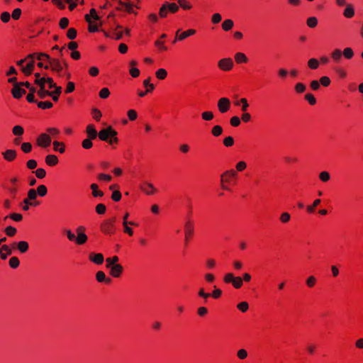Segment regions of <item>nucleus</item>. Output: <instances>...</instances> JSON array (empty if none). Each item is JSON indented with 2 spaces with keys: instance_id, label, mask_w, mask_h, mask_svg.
<instances>
[{
  "instance_id": "nucleus-63",
  "label": "nucleus",
  "mask_w": 363,
  "mask_h": 363,
  "mask_svg": "<svg viewBox=\"0 0 363 363\" xmlns=\"http://www.w3.org/2000/svg\"><path fill=\"white\" fill-rule=\"evenodd\" d=\"M305 99L311 105H314L316 103V99L312 94H307L305 95Z\"/></svg>"
},
{
  "instance_id": "nucleus-26",
  "label": "nucleus",
  "mask_w": 363,
  "mask_h": 363,
  "mask_svg": "<svg viewBox=\"0 0 363 363\" xmlns=\"http://www.w3.org/2000/svg\"><path fill=\"white\" fill-rule=\"evenodd\" d=\"M164 4L167 6L168 11H169L170 13H174L177 12L179 10V6L177 5L175 3H169L166 1Z\"/></svg>"
},
{
  "instance_id": "nucleus-30",
  "label": "nucleus",
  "mask_w": 363,
  "mask_h": 363,
  "mask_svg": "<svg viewBox=\"0 0 363 363\" xmlns=\"http://www.w3.org/2000/svg\"><path fill=\"white\" fill-rule=\"evenodd\" d=\"M85 20L89 24V32H96L98 30L97 26L92 25V22L91 18L89 14L85 15Z\"/></svg>"
},
{
  "instance_id": "nucleus-57",
  "label": "nucleus",
  "mask_w": 363,
  "mask_h": 363,
  "mask_svg": "<svg viewBox=\"0 0 363 363\" xmlns=\"http://www.w3.org/2000/svg\"><path fill=\"white\" fill-rule=\"evenodd\" d=\"M237 307L242 312H246L248 310L249 305L247 302L243 301L238 304Z\"/></svg>"
},
{
  "instance_id": "nucleus-56",
  "label": "nucleus",
  "mask_w": 363,
  "mask_h": 363,
  "mask_svg": "<svg viewBox=\"0 0 363 363\" xmlns=\"http://www.w3.org/2000/svg\"><path fill=\"white\" fill-rule=\"evenodd\" d=\"M38 94L41 98H45L46 96L52 95V92L45 90V87L40 88Z\"/></svg>"
},
{
  "instance_id": "nucleus-25",
  "label": "nucleus",
  "mask_w": 363,
  "mask_h": 363,
  "mask_svg": "<svg viewBox=\"0 0 363 363\" xmlns=\"http://www.w3.org/2000/svg\"><path fill=\"white\" fill-rule=\"evenodd\" d=\"M87 239L88 238L84 233H80V234H77L75 241L78 245H83L87 241Z\"/></svg>"
},
{
  "instance_id": "nucleus-18",
  "label": "nucleus",
  "mask_w": 363,
  "mask_h": 363,
  "mask_svg": "<svg viewBox=\"0 0 363 363\" xmlns=\"http://www.w3.org/2000/svg\"><path fill=\"white\" fill-rule=\"evenodd\" d=\"M234 104L238 106H241V110L244 112L247 111L249 106L248 102L246 99L242 98L234 101Z\"/></svg>"
},
{
  "instance_id": "nucleus-8",
  "label": "nucleus",
  "mask_w": 363,
  "mask_h": 363,
  "mask_svg": "<svg viewBox=\"0 0 363 363\" xmlns=\"http://www.w3.org/2000/svg\"><path fill=\"white\" fill-rule=\"evenodd\" d=\"M114 225L106 220L101 224V230L106 234L114 233Z\"/></svg>"
},
{
  "instance_id": "nucleus-42",
  "label": "nucleus",
  "mask_w": 363,
  "mask_h": 363,
  "mask_svg": "<svg viewBox=\"0 0 363 363\" xmlns=\"http://www.w3.org/2000/svg\"><path fill=\"white\" fill-rule=\"evenodd\" d=\"M320 202H321L320 199H315V200L313 201V205H311V206H307V208H307L308 212V213H313V212L314 211V210H315V208L316 206H318L320 203Z\"/></svg>"
},
{
  "instance_id": "nucleus-33",
  "label": "nucleus",
  "mask_w": 363,
  "mask_h": 363,
  "mask_svg": "<svg viewBox=\"0 0 363 363\" xmlns=\"http://www.w3.org/2000/svg\"><path fill=\"white\" fill-rule=\"evenodd\" d=\"M38 195L37 191L34 189H30L28 191V196L27 198L30 199L33 202H35V200L36 199Z\"/></svg>"
},
{
  "instance_id": "nucleus-27",
  "label": "nucleus",
  "mask_w": 363,
  "mask_h": 363,
  "mask_svg": "<svg viewBox=\"0 0 363 363\" xmlns=\"http://www.w3.org/2000/svg\"><path fill=\"white\" fill-rule=\"evenodd\" d=\"M8 218H11V220L16 222H19L22 220L23 216L21 213H12L9 216H5L4 219L6 220Z\"/></svg>"
},
{
  "instance_id": "nucleus-6",
  "label": "nucleus",
  "mask_w": 363,
  "mask_h": 363,
  "mask_svg": "<svg viewBox=\"0 0 363 363\" xmlns=\"http://www.w3.org/2000/svg\"><path fill=\"white\" fill-rule=\"evenodd\" d=\"M236 176V172L231 169V170H228V171H226L225 172H224L221 176V186L223 189H225V190H228V188L225 186L223 184V182H228L229 181V179L230 177H234Z\"/></svg>"
},
{
  "instance_id": "nucleus-10",
  "label": "nucleus",
  "mask_w": 363,
  "mask_h": 363,
  "mask_svg": "<svg viewBox=\"0 0 363 363\" xmlns=\"http://www.w3.org/2000/svg\"><path fill=\"white\" fill-rule=\"evenodd\" d=\"M86 133L89 138L93 140L96 139L97 136H99V132H97L94 125L93 124H89L87 125L86 129Z\"/></svg>"
},
{
  "instance_id": "nucleus-5",
  "label": "nucleus",
  "mask_w": 363,
  "mask_h": 363,
  "mask_svg": "<svg viewBox=\"0 0 363 363\" xmlns=\"http://www.w3.org/2000/svg\"><path fill=\"white\" fill-rule=\"evenodd\" d=\"M180 32V29H179L177 33H176V37H175V39L173 41V43H176L177 40H184L185 38H186L187 37L189 36H191L194 34L196 33V30H194V29H189V30H187L183 33H182L179 35V33Z\"/></svg>"
},
{
  "instance_id": "nucleus-19",
  "label": "nucleus",
  "mask_w": 363,
  "mask_h": 363,
  "mask_svg": "<svg viewBox=\"0 0 363 363\" xmlns=\"http://www.w3.org/2000/svg\"><path fill=\"white\" fill-rule=\"evenodd\" d=\"M45 162L49 166H55L58 162V158L55 155H48L45 157Z\"/></svg>"
},
{
  "instance_id": "nucleus-11",
  "label": "nucleus",
  "mask_w": 363,
  "mask_h": 363,
  "mask_svg": "<svg viewBox=\"0 0 363 363\" xmlns=\"http://www.w3.org/2000/svg\"><path fill=\"white\" fill-rule=\"evenodd\" d=\"M12 247H16L21 253H26L29 248V245L26 241H20L18 242H13Z\"/></svg>"
},
{
  "instance_id": "nucleus-9",
  "label": "nucleus",
  "mask_w": 363,
  "mask_h": 363,
  "mask_svg": "<svg viewBox=\"0 0 363 363\" xmlns=\"http://www.w3.org/2000/svg\"><path fill=\"white\" fill-rule=\"evenodd\" d=\"M89 259L96 264H101L104 262V255L101 253L91 252L89 255Z\"/></svg>"
},
{
  "instance_id": "nucleus-50",
  "label": "nucleus",
  "mask_w": 363,
  "mask_h": 363,
  "mask_svg": "<svg viewBox=\"0 0 363 363\" xmlns=\"http://www.w3.org/2000/svg\"><path fill=\"white\" fill-rule=\"evenodd\" d=\"M35 176L38 178V179H43L45 177L46 175V172L44 169L43 168H39V169H37L35 171Z\"/></svg>"
},
{
  "instance_id": "nucleus-62",
  "label": "nucleus",
  "mask_w": 363,
  "mask_h": 363,
  "mask_svg": "<svg viewBox=\"0 0 363 363\" xmlns=\"http://www.w3.org/2000/svg\"><path fill=\"white\" fill-rule=\"evenodd\" d=\"M223 144L226 147H231L234 144V139L231 136H228L223 140Z\"/></svg>"
},
{
  "instance_id": "nucleus-16",
  "label": "nucleus",
  "mask_w": 363,
  "mask_h": 363,
  "mask_svg": "<svg viewBox=\"0 0 363 363\" xmlns=\"http://www.w3.org/2000/svg\"><path fill=\"white\" fill-rule=\"evenodd\" d=\"M34 64L35 61L30 60L25 67H22V72L27 76L31 74L34 69Z\"/></svg>"
},
{
  "instance_id": "nucleus-44",
  "label": "nucleus",
  "mask_w": 363,
  "mask_h": 363,
  "mask_svg": "<svg viewBox=\"0 0 363 363\" xmlns=\"http://www.w3.org/2000/svg\"><path fill=\"white\" fill-rule=\"evenodd\" d=\"M318 24V20L315 17H310L307 19V25L310 28H315Z\"/></svg>"
},
{
  "instance_id": "nucleus-46",
  "label": "nucleus",
  "mask_w": 363,
  "mask_h": 363,
  "mask_svg": "<svg viewBox=\"0 0 363 363\" xmlns=\"http://www.w3.org/2000/svg\"><path fill=\"white\" fill-rule=\"evenodd\" d=\"M222 133H223V128L220 125H216L212 129V134L216 137L222 134Z\"/></svg>"
},
{
  "instance_id": "nucleus-59",
  "label": "nucleus",
  "mask_w": 363,
  "mask_h": 363,
  "mask_svg": "<svg viewBox=\"0 0 363 363\" xmlns=\"http://www.w3.org/2000/svg\"><path fill=\"white\" fill-rule=\"evenodd\" d=\"M290 218L291 216L289 213L284 212L281 214L280 220L284 223L289 222Z\"/></svg>"
},
{
  "instance_id": "nucleus-43",
  "label": "nucleus",
  "mask_w": 363,
  "mask_h": 363,
  "mask_svg": "<svg viewBox=\"0 0 363 363\" xmlns=\"http://www.w3.org/2000/svg\"><path fill=\"white\" fill-rule=\"evenodd\" d=\"M16 229L12 226H8L5 228V233L9 237H13L16 233Z\"/></svg>"
},
{
  "instance_id": "nucleus-34",
  "label": "nucleus",
  "mask_w": 363,
  "mask_h": 363,
  "mask_svg": "<svg viewBox=\"0 0 363 363\" xmlns=\"http://www.w3.org/2000/svg\"><path fill=\"white\" fill-rule=\"evenodd\" d=\"M20 264V261L17 257H12L9 259V265L11 268L16 269L17 268Z\"/></svg>"
},
{
  "instance_id": "nucleus-3",
  "label": "nucleus",
  "mask_w": 363,
  "mask_h": 363,
  "mask_svg": "<svg viewBox=\"0 0 363 363\" xmlns=\"http://www.w3.org/2000/svg\"><path fill=\"white\" fill-rule=\"evenodd\" d=\"M49 67L52 71L57 72L60 77L62 76L63 66L59 59L52 58Z\"/></svg>"
},
{
  "instance_id": "nucleus-61",
  "label": "nucleus",
  "mask_w": 363,
  "mask_h": 363,
  "mask_svg": "<svg viewBox=\"0 0 363 363\" xmlns=\"http://www.w3.org/2000/svg\"><path fill=\"white\" fill-rule=\"evenodd\" d=\"M110 94V91L108 88H103L99 92V96L101 99H106Z\"/></svg>"
},
{
  "instance_id": "nucleus-2",
  "label": "nucleus",
  "mask_w": 363,
  "mask_h": 363,
  "mask_svg": "<svg viewBox=\"0 0 363 363\" xmlns=\"http://www.w3.org/2000/svg\"><path fill=\"white\" fill-rule=\"evenodd\" d=\"M233 66V61L230 57L223 58L218 62V67L219 69L224 72H228L231 70Z\"/></svg>"
},
{
  "instance_id": "nucleus-35",
  "label": "nucleus",
  "mask_w": 363,
  "mask_h": 363,
  "mask_svg": "<svg viewBox=\"0 0 363 363\" xmlns=\"http://www.w3.org/2000/svg\"><path fill=\"white\" fill-rule=\"evenodd\" d=\"M308 67L312 69H315L319 66V62L317 59L311 58L308 62Z\"/></svg>"
},
{
  "instance_id": "nucleus-20",
  "label": "nucleus",
  "mask_w": 363,
  "mask_h": 363,
  "mask_svg": "<svg viewBox=\"0 0 363 363\" xmlns=\"http://www.w3.org/2000/svg\"><path fill=\"white\" fill-rule=\"evenodd\" d=\"M343 15L345 18H350L354 15V9L352 4H347Z\"/></svg>"
},
{
  "instance_id": "nucleus-47",
  "label": "nucleus",
  "mask_w": 363,
  "mask_h": 363,
  "mask_svg": "<svg viewBox=\"0 0 363 363\" xmlns=\"http://www.w3.org/2000/svg\"><path fill=\"white\" fill-rule=\"evenodd\" d=\"M38 106L42 109H47L51 108L52 106V104L50 101H40L38 103Z\"/></svg>"
},
{
  "instance_id": "nucleus-39",
  "label": "nucleus",
  "mask_w": 363,
  "mask_h": 363,
  "mask_svg": "<svg viewBox=\"0 0 363 363\" xmlns=\"http://www.w3.org/2000/svg\"><path fill=\"white\" fill-rule=\"evenodd\" d=\"M319 178L323 182H326L330 180V175L329 174V172H326V171H324V172H321L320 174H319Z\"/></svg>"
},
{
  "instance_id": "nucleus-48",
  "label": "nucleus",
  "mask_w": 363,
  "mask_h": 363,
  "mask_svg": "<svg viewBox=\"0 0 363 363\" xmlns=\"http://www.w3.org/2000/svg\"><path fill=\"white\" fill-rule=\"evenodd\" d=\"M93 140V139H90V138H86V139H85V140H84L82 141V147H83L84 149H86V150H87V149H90V148L92 147V145H93V143H92V142H91V140Z\"/></svg>"
},
{
  "instance_id": "nucleus-60",
  "label": "nucleus",
  "mask_w": 363,
  "mask_h": 363,
  "mask_svg": "<svg viewBox=\"0 0 363 363\" xmlns=\"http://www.w3.org/2000/svg\"><path fill=\"white\" fill-rule=\"evenodd\" d=\"M237 355L240 359H245L247 357V352L245 349H240L238 351Z\"/></svg>"
},
{
  "instance_id": "nucleus-29",
  "label": "nucleus",
  "mask_w": 363,
  "mask_h": 363,
  "mask_svg": "<svg viewBox=\"0 0 363 363\" xmlns=\"http://www.w3.org/2000/svg\"><path fill=\"white\" fill-rule=\"evenodd\" d=\"M118 257L117 256H113L111 257H108L106 259V267L109 268L113 265L118 264L117 262L118 261Z\"/></svg>"
},
{
  "instance_id": "nucleus-12",
  "label": "nucleus",
  "mask_w": 363,
  "mask_h": 363,
  "mask_svg": "<svg viewBox=\"0 0 363 363\" xmlns=\"http://www.w3.org/2000/svg\"><path fill=\"white\" fill-rule=\"evenodd\" d=\"M108 269H110V274L113 277H119L123 271V267L119 264L113 265Z\"/></svg>"
},
{
  "instance_id": "nucleus-21",
  "label": "nucleus",
  "mask_w": 363,
  "mask_h": 363,
  "mask_svg": "<svg viewBox=\"0 0 363 363\" xmlns=\"http://www.w3.org/2000/svg\"><path fill=\"white\" fill-rule=\"evenodd\" d=\"M122 27L119 25L116 26V28L112 32L111 35H107L106 36L111 37L116 40H121L123 38V32L117 31V29H121Z\"/></svg>"
},
{
  "instance_id": "nucleus-15",
  "label": "nucleus",
  "mask_w": 363,
  "mask_h": 363,
  "mask_svg": "<svg viewBox=\"0 0 363 363\" xmlns=\"http://www.w3.org/2000/svg\"><path fill=\"white\" fill-rule=\"evenodd\" d=\"M2 155L6 161L11 162L15 160L16 152L14 150H7L2 152Z\"/></svg>"
},
{
  "instance_id": "nucleus-55",
  "label": "nucleus",
  "mask_w": 363,
  "mask_h": 363,
  "mask_svg": "<svg viewBox=\"0 0 363 363\" xmlns=\"http://www.w3.org/2000/svg\"><path fill=\"white\" fill-rule=\"evenodd\" d=\"M67 36L69 39L73 40L77 37V30L71 28L67 30Z\"/></svg>"
},
{
  "instance_id": "nucleus-41",
  "label": "nucleus",
  "mask_w": 363,
  "mask_h": 363,
  "mask_svg": "<svg viewBox=\"0 0 363 363\" xmlns=\"http://www.w3.org/2000/svg\"><path fill=\"white\" fill-rule=\"evenodd\" d=\"M147 187L150 189V191H147L145 188L141 187V189L147 195H152L156 191L154 186L151 183H146Z\"/></svg>"
},
{
  "instance_id": "nucleus-36",
  "label": "nucleus",
  "mask_w": 363,
  "mask_h": 363,
  "mask_svg": "<svg viewBox=\"0 0 363 363\" xmlns=\"http://www.w3.org/2000/svg\"><path fill=\"white\" fill-rule=\"evenodd\" d=\"M155 74L159 79H164L167 77V72L164 69L160 68L156 72Z\"/></svg>"
},
{
  "instance_id": "nucleus-52",
  "label": "nucleus",
  "mask_w": 363,
  "mask_h": 363,
  "mask_svg": "<svg viewBox=\"0 0 363 363\" xmlns=\"http://www.w3.org/2000/svg\"><path fill=\"white\" fill-rule=\"evenodd\" d=\"M106 210V207L103 203H99V204L96 205V211L97 213H99L100 215L105 213Z\"/></svg>"
},
{
  "instance_id": "nucleus-17",
  "label": "nucleus",
  "mask_w": 363,
  "mask_h": 363,
  "mask_svg": "<svg viewBox=\"0 0 363 363\" xmlns=\"http://www.w3.org/2000/svg\"><path fill=\"white\" fill-rule=\"evenodd\" d=\"M96 279L99 282H105L106 284H109L111 281L110 278H107L106 274L102 271H99L96 274Z\"/></svg>"
},
{
  "instance_id": "nucleus-23",
  "label": "nucleus",
  "mask_w": 363,
  "mask_h": 363,
  "mask_svg": "<svg viewBox=\"0 0 363 363\" xmlns=\"http://www.w3.org/2000/svg\"><path fill=\"white\" fill-rule=\"evenodd\" d=\"M36 59L40 62H47L50 64L51 57L46 53L39 52L36 54Z\"/></svg>"
},
{
  "instance_id": "nucleus-22",
  "label": "nucleus",
  "mask_w": 363,
  "mask_h": 363,
  "mask_svg": "<svg viewBox=\"0 0 363 363\" xmlns=\"http://www.w3.org/2000/svg\"><path fill=\"white\" fill-rule=\"evenodd\" d=\"M235 60L237 63H246L248 61L247 57L242 52H237L235 55Z\"/></svg>"
},
{
  "instance_id": "nucleus-51",
  "label": "nucleus",
  "mask_w": 363,
  "mask_h": 363,
  "mask_svg": "<svg viewBox=\"0 0 363 363\" xmlns=\"http://www.w3.org/2000/svg\"><path fill=\"white\" fill-rule=\"evenodd\" d=\"M306 86L303 83H297L295 86V90L297 93H303L306 91Z\"/></svg>"
},
{
  "instance_id": "nucleus-54",
  "label": "nucleus",
  "mask_w": 363,
  "mask_h": 363,
  "mask_svg": "<svg viewBox=\"0 0 363 363\" xmlns=\"http://www.w3.org/2000/svg\"><path fill=\"white\" fill-rule=\"evenodd\" d=\"M168 10L165 4H162L159 11V15L161 18H165L167 16Z\"/></svg>"
},
{
  "instance_id": "nucleus-7",
  "label": "nucleus",
  "mask_w": 363,
  "mask_h": 363,
  "mask_svg": "<svg viewBox=\"0 0 363 363\" xmlns=\"http://www.w3.org/2000/svg\"><path fill=\"white\" fill-rule=\"evenodd\" d=\"M51 143V138L50 137L45 134L42 133L40 135V136L38 138V145L43 147H48Z\"/></svg>"
},
{
  "instance_id": "nucleus-13",
  "label": "nucleus",
  "mask_w": 363,
  "mask_h": 363,
  "mask_svg": "<svg viewBox=\"0 0 363 363\" xmlns=\"http://www.w3.org/2000/svg\"><path fill=\"white\" fill-rule=\"evenodd\" d=\"M11 93L14 98L19 99L26 93V91L20 84H15L11 90Z\"/></svg>"
},
{
  "instance_id": "nucleus-24",
  "label": "nucleus",
  "mask_w": 363,
  "mask_h": 363,
  "mask_svg": "<svg viewBox=\"0 0 363 363\" xmlns=\"http://www.w3.org/2000/svg\"><path fill=\"white\" fill-rule=\"evenodd\" d=\"M90 188L92 190V195L94 197H101L104 196L103 191L98 189L99 186L96 184H92Z\"/></svg>"
},
{
  "instance_id": "nucleus-38",
  "label": "nucleus",
  "mask_w": 363,
  "mask_h": 363,
  "mask_svg": "<svg viewBox=\"0 0 363 363\" xmlns=\"http://www.w3.org/2000/svg\"><path fill=\"white\" fill-rule=\"evenodd\" d=\"M242 279L240 277H235V281H233V286L235 288V289H240L242 287Z\"/></svg>"
},
{
  "instance_id": "nucleus-32",
  "label": "nucleus",
  "mask_w": 363,
  "mask_h": 363,
  "mask_svg": "<svg viewBox=\"0 0 363 363\" xmlns=\"http://www.w3.org/2000/svg\"><path fill=\"white\" fill-rule=\"evenodd\" d=\"M36 191L37 195H39L40 196H44L46 195L48 189L45 185L42 184L38 186Z\"/></svg>"
},
{
  "instance_id": "nucleus-14",
  "label": "nucleus",
  "mask_w": 363,
  "mask_h": 363,
  "mask_svg": "<svg viewBox=\"0 0 363 363\" xmlns=\"http://www.w3.org/2000/svg\"><path fill=\"white\" fill-rule=\"evenodd\" d=\"M184 232L186 240L193 234L194 233V225L191 221L187 220L184 225Z\"/></svg>"
},
{
  "instance_id": "nucleus-4",
  "label": "nucleus",
  "mask_w": 363,
  "mask_h": 363,
  "mask_svg": "<svg viewBox=\"0 0 363 363\" xmlns=\"http://www.w3.org/2000/svg\"><path fill=\"white\" fill-rule=\"evenodd\" d=\"M230 107V101L228 98L223 97L218 100V108L221 113H225L228 111H229Z\"/></svg>"
},
{
  "instance_id": "nucleus-40",
  "label": "nucleus",
  "mask_w": 363,
  "mask_h": 363,
  "mask_svg": "<svg viewBox=\"0 0 363 363\" xmlns=\"http://www.w3.org/2000/svg\"><path fill=\"white\" fill-rule=\"evenodd\" d=\"M119 5L124 8L128 13H133V6L130 4H125L121 1H118Z\"/></svg>"
},
{
  "instance_id": "nucleus-58",
  "label": "nucleus",
  "mask_w": 363,
  "mask_h": 363,
  "mask_svg": "<svg viewBox=\"0 0 363 363\" xmlns=\"http://www.w3.org/2000/svg\"><path fill=\"white\" fill-rule=\"evenodd\" d=\"M23 128L20 125H16L13 128V133L15 135H21L23 133Z\"/></svg>"
},
{
  "instance_id": "nucleus-1",
  "label": "nucleus",
  "mask_w": 363,
  "mask_h": 363,
  "mask_svg": "<svg viewBox=\"0 0 363 363\" xmlns=\"http://www.w3.org/2000/svg\"><path fill=\"white\" fill-rule=\"evenodd\" d=\"M117 132L108 125L99 132V138L101 140L108 143L110 145L118 143Z\"/></svg>"
},
{
  "instance_id": "nucleus-31",
  "label": "nucleus",
  "mask_w": 363,
  "mask_h": 363,
  "mask_svg": "<svg viewBox=\"0 0 363 363\" xmlns=\"http://www.w3.org/2000/svg\"><path fill=\"white\" fill-rule=\"evenodd\" d=\"M179 6H181L183 9H190L192 6L191 3L186 0H177Z\"/></svg>"
},
{
  "instance_id": "nucleus-49",
  "label": "nucleus",
  "mask_w": 363,
  "mask_h": 363,
  "mask_svg": "<svg viewBox=\"0 0 363 363\" xmlns=\"http://www.w3.org/2000/svg\"><path fill=\"white\" fill-rule=\"evenodd\" d=\"M235 276L232 273L226 274L223 277V281L225 283L229 284L233 283V281H235Z\"/></svg>"
},
{
  "instance_id": "nucleus-37",
  "label": "nucleus",
  "mask_w": 363,
  "mask_h": 363,
  "mask_svg": "<svg viewBox=\"0 0 363 363\" xmlns=\"http://www.w3.org/2000/svg\"><path fill=\"white\" fill-rule=\"evenodd\" d=\"M333 59L338 62L342 57V52L339 49H335L331 54Z\"/></svg>"
},
{
  "instance_id": "nucleus-28",
  "label": "nucleus",
  "mask_w": 363,
  "mask_h": 363,
  "mask_svg": "<svg viewBox=\"0 0 363 363\" xmlns=\"http://www.w3.org/2000/svg\"><path fill=\"white\" fill-rule=\"evenodd\" d=\"M234 26V23L231 19L225 20L222 23V28L225 31L230 30Z\"/></svg>"
},
{
  "instance_id": "nucleus-64",
  "label": "nucleus",
  "mask_w": 363,
  "mask_h": 363,
  "mask_svg": "<svg viewBox=\"0 0 363 363\" xmlns=\"http://www.w3.org/2000/svg\"><path fill=\"white\" fill-rule=\"evenodd\" d=\"M10 18H11V15L9 12L7 11H5V12H3L1 15V20L4 22V23H7L10 21Z\"/></svg>"
},
{
  "instance_id": "nucleus-45",
  "label": "nucleus",
  "mask_w": 363,
  "mask_h": 363,
  "mask_svg": "<svg viewBox=\"0 0 363 363\" xmlns=\"http://www.w3.org/2000/svg\"><path fill=\"white\" fill-rule=\"evenodd\" d=\"M343 55L347 59H351L354 55V52L352 48H346L343 50Z\"/></svg>"
},
{
  "instance_id": "nucleus-53",
  "label": "nucleus",
  "mask_w": 363,
  "mask_h": 363,
  "mask_svg": "<svg viewBox=\"0 0 363 363\" xmlns=\"http://www.w3.org/2000/svg\"><path fill=\"white\" fill-rule=\"evenodd\" d=\"M21 150L26 152L28 153L32 150V145L30 143H23L21 145Z\"/></svg>"
}]
</instances>
